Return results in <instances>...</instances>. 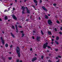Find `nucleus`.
<instances>
[{"label": "nucleus", "mask_w": 62, "mask_h": 62, "mask_svg": "<svg viewBox=\"0 0 62 62\" xmlns=\"http://www.w3.org/2000/svg\"><path fill=\"white\" fill-rule=\"evenodd\" d=\"M16 53L18 54V57H20L21 54H20V48L18 47H17L16 49Z\"/></svg>", "instance_id": "f257e3e1"}, {"label": "nucleus", "mask_w": 62, "mask_h": 62, "mask_svg": "<svg viewBox=\"0 0 62 62\" xmlns=\"http://www.w3.org/2000/svg\"><path fill=\"white\" fill-rule=\"evenodd\" d=\"M48 44V43L46 42L45 44H44L43 45V48H44V49H46V48L47 47L48 48H51V47L50 46H47Z\"/></svg>", "instance_id": "f03ea898"}, {"label": "nucleus", "mask_w": 62, "mask_h": 62, "mask_svg": "<svg viewBox=\"0 0 62 62\" xmlns=\"http://www.w3.org/2000/svg\"><path fill=\"white\" fill-rule=\"evenodd\" d=\"M0 39L1 40V42L2 43L3 45H4L5 44V41L3 40V39L2 37H0Z\"/></svg>", "instance_id": "7ed1b4c3"}, {"label": "nucleus", "mask_w": 62, "mask_h": 62, "mask_svg": "<svg viewBox=\"0 0 62 62\" xmlns=\"http://www.w3.org/2000/svg\"><path fill=\"white\" fill-rule=\"evenodd\" d=\"M48 23L49 24V25H52V22L51 21V20H48Z\"/></svg>", "instance_id": "20e7f679"}, {"label": "nucleus", "mask_w": 62, "mask_h": 62, "mask_svg": "<svg viewBox=\"0 0 62 62\" xmlns=\"http://www.w3.org/2000/svg\"><path fill=\"white\" fill-rule=\"evenodd\" d=\"M42 9H43L44 10L46 11V12H47V11H48V9H46V8L44 6H42Z\"/></svg>", "instance_id": "39448f33"}, {"label": "nucleus", "mask_w": 62, "mask_h": 62, "mask_svg": "<svg viewBox=\"0 0 62 62\" xmlns=\"http://www.w3.org/2000/svg\"><path fill=\"white\" fill-rule=\"evenodd\" d=\"M26 9L27 13H28L29 14H30V10H29L28 9V8H27V7H26Z\"/></svg>", "instance_id": "423d86ee"}, {"label": "nucleus", "mask_w": 62, "mask_h": 62, "mask_svg": "<svg viewBox=\"0 0 62 62\" xmlns=\"http://www.w3.org/2000/svg\"><path fill=\"white\" fill-rule=\"evenodd\" d=\"M17 25L16 24L15 25V27H16V32L18 33V28L17 27Z\"/></svg>", "instance_id": "0eeeda50"}, {"label": "nucleus", "mask_w": 62, "mask_h": 62, "mask_svg": "<svg viewBox=\"0 0 62 62\" xmlns=\"http://www.w3.org/2000/svg\"><path fill=\"white\" fill-rule=\"evenodd\" d=\"M37 59V57H35L34 58H32V59L31 60L32 62H34L35 60H36Z\"/></svg>", "instance_id": "6e6552de"}, {"label": "nucleus", "mask_w": 62, "mask_h": 62, "mask_svg": "<svg viewBox=\"0 0 62 62\" xmlns=\"http://www.w3.org/2000/svg\"><path fill=\"white\" fill-rule=\"evenodd\" d=\"M21 9H23V10L22 11H25V7H24V6H23L22 7Z\"/></svg>", "instance_id": "1a4fd4ad"}, {"label": "nucleus", "mask_w": 62, "mask_h": 62, "mask_svg": "<svg viewBox=\"0 0 62 62\" xmlns=\"http://www.w3.org/2000/svg\"><path fill=\"white\" fill-rule=\"evenodd\" d=\"M40 38L39 37H37V41H40V40H39V39H40Z\"/></svg>", "instance_id": "9d476101"}, {"label": "nucleus", "mask_w": 62, "mask_h": 62, "mask_svg": "<svg viewBox=\"0 0 62 62\" xmlns=\"http://www.w3.org/2000/svg\"><path fill=\"white\" fill-rule=\"evenodd\" d=\"M13 17V19L15 20H17V18L16 16H15L14 15H13L12 16Z\"/></svg>", "instance_id": "9b49d317"}, {"label": "nucleus", "mask_w": 62, "mask_h": 62, "mask_svg": "<svg viewBox=\"0 0 62 62\" xmlns=\"http://www.w3.org/2000/svg\"><path fill=\"white\" fill-rule=\"evenodd\" d=\"M34 2L35 3H36V6H37V3H38V1L36 0H33Z\"/></svg>", "instance_id": "f8f14e48"}, {"label": "nucleus", "mask_w": 62, "mask_h": 62, "mask_svg": "<svg viewBox=\"0 0 62 62\" xmlns=\"http://www.w3.org/2000/svg\"><path fill=\"white\" fill-rule=\"evenodd\" d=\"M10 34L12 37L13 38H15V36H14V35L13 34L12 32L10 33Z\"/></svg>", "instance_id": "ddd939ff"}, {"label": "nucleus", "mask_w": 62, "mask_h": 62, "mask_svg": "<svg viewBox=\"0 0 62 62\" xmlns=\"http://www.w3.org/2000/svg\"><path fill=\"white\" fill-rule=\"evenodd\" d=\"M45 17L46 19H48V18H49L48 16H47L46 15H45Z\"/></svg>", "instance_id": "4468645a"}, {"label": "nucleus", "mask_w": 62, "mask_h": 62, "mask_svg": "<svg viewBox=\"0 0 62 62\" xmlns=\"http://www.w3.org/2000/svg\"><path fill=\"white\" fill-rule=\"evenodd\" d=\"M4 19L5 20H7L8 19V18L7 16H5L4 18Z\"/></svg>", "instance_id": "2eb2a0df"}, {"label": "nucleus", "mask_w": 62, "mask_h": 62, "mask_svg": "<svg viewBox=\"0 0 62 62\" xmlns=\"http://www.w3.org/2000/svg\"><path fill=\"white\" fill-rule=\"evenodd\" d=\"M48 33V35H51L52 33L50 31H48L47 32Z\"/></svg>", "instance_id": "dca6fc26"}, {"label": "nucleus", "mask_w": 62, "mask_h": 62, "mask_svg": "<svg viewBox=\"0 0 62 62\" xmlns=\"http://www.w3.org/2000/svg\"><path fill=\"white\" fill-rule=\"evenodd\" d=\"M5 46L7 48L8 46V44L6 43L5 44Z\"/></svg>", "instance_id": "f3484780"}, {"label": "nucleus", "mask_w": 62, "mask_h": 62, "mask_svg": "<svg viewBox=\"0 0 62 62\" xmlns=\"http://www.w3.org/2000/svg\"><path fill=\"white\" fill-rule=\"evenodd\" d=\"M12 28L13 29H15V27L13 25H12Z\"/></svg>", "instance_id": "a211bd4d"}, {"label": "nucleus", "mask_w": 62, "mask_h": 62, "mask_svg": "<svg viewBox=\"0 0 62 62\" xmlns=\"http://www.w3.org/2000/svg\"><path fill=\"white\" fill-rule=\"evenodd\" d=\"M55 42L56 43V44H57V45L59 44V43H58V42H57V41H55Z\"/></svg>", "instance_id": "6ab92c4d"}, {"label": "nucleus", "mask_w": 62, "mask_h": 62, "mask_svg": "<svg viewBox=\"0 0 62 62\" xmlns=\"http://www.w3.org/2000/svg\"><path fill=\"white\" fill-rule=\"evenodd\" d=\"M18 27H19V28H22V27L21 26H20L19 25L18 26Z\"/></svg>", "instance_id": "aec40b11"}, {"label": "nucleus", "mask_w": 62, "mask_h": 62, "mask_svg": "<svg viewBox=\"0 0 62 62\" xmlns=\"http://www.w3.org/2000/svg\"><path fill=\"white\" fill-rule=\"evenodd\" d=\"M56 40H58L59 39V37L58 36H57L56 38Z\"/></svg>", "instance_id": "412c9836"}, {"label": "nucleus", "mask_w": 62, "mask_h": 62, "mask_svg": "<svg viewBox=\"0 0 62 62\" xmlns=\"http://www.w3.org/2000/svg\"><path fill=\"white\" fill-rule=\"evenodd\" d=\"M12 58V57H9L8 58V59H9V60H11Z\"/></svg>", "instance_id": "4be33fe9"}, {"label": "nucleus", "mask_w": 62, "mask_h": 62, "mask_svg": "<svg viewBox=\"0 0 62 62\" xmlns=\"http://www.w3.org/2000/svg\"><path fill=\"white\" fill-rule=\"evenodd\" d=\"M24 36V34H22V38Z\"/></svg>", "instance_id": "5701e85b"}, {"label": "nucleus", "mask_w": 62, "mask_h": 62, "mask_svg": "<svg viewBox=\"0 0 62 62\" xmlns=\"http://www.w3.org/2000/svg\"><path fill=\"white\" fill-rule=\"evenodd\" d=\"M44 57V56H41V59H43Z\"/></svg>", "instance_id": "b1692460"}, {"label": "nucleus", "mask_w": 62, "mask_h": 62, "mask_svg": "<svg viewBox=\"0 0 62 62\" xmlns=\"http://www.w3.org/2000/svg\"><path fill=\"white\" fill-rule=\"evenodd\" d=\"M58 57H59V58H61V56L58 55Z\"/></svg>", "instance_id": "393cba45"}, {"label": "nucleus", "mask_w": 62, "mask_h": 62, "mask_svg": "<svg viewBox=\"0 0 62 62\" xmlns=\"http://www.w3.org/2000/svg\"><path fill=\"white\" fill-rule=\"evenodd\" d=\"M54 30H55V31L56 32V31H57V29H56V28H55Z\"/></svg>", "instance_id": "a878e982"}, {"label": "nucleus", "mask_w": 62, "mask_h": 62, "mask_svg": "<svg viewBox=\"0 0 62 62\" xmlns=\"http://www.w3.org/2000/svg\"><path fill=\"white\" fill-rule=\"evenodd\" d=\"M22 13L23 14H25V13H24V11H22Z\"/></svg>", "instance_id": "bb28decb"}, {"label": "nucleus", "mask_w": 62, "mask_h": 62, "mask_svg": "<svg viewBox=\"0 0 62 62\" xmlns=\"http://www.w3.org/2000/svg\"><path fill=\"white\" fill-rule=\"evenodd\" d=\"M20 32L21 33H23V31H20Z\"/></svg>", "instance_id": "cd10ccee"}, {"label": "nucleus", "mask_w": 62, "mask_h": 62, "mask_svg": "<svg viewBox=\"0 0 62 62\" xmlns=\"http://www.w3.org/2000/svg\"><path fill=\"white\" fill-rule=\"evenodd\" d=\"M57 23H59V21H57Z\"/></svg>", "instance_id": "c85d7f7f"}, {"label": "nucleus", "mask_w": 62, "mask_h": 62, "mask_svg": "<svg viewBox=\"0 0 62 62\" xmlns=\"http://www.w3.org/2000/svg\"><path fill=\"white\" fill-rule=\"evenodd\" d=\"M30 50L31 51H32V48H31L30 49Z\"/></svg>", "instance_id": "c756f323"}, {"label": "nucleus", "mask_w": 62, "mask_h": 62, "mask_svg": "<svg viewBox=\"0 0 62 62\" xmlns=\"http://www.w3.org/2000/svg\"><path fill=\"white\" fill-rule=\"evenodd\" d=\"M17 62H19V60H16Z\"/></svg>", "instance_id": "7c9ffc66"}, {"label": "nucleus", "mask_w": 62, "mask_h": 62, "mask_svg": "<svg viewBox=\"0 0 62 62\" xmlns=\"http://www.w3.org/2000/svg\"><path fill=\"white\" fill-rule=\"evenodd\" d=\"M42 1L41 0H40V3H41L42 2Z\"/></svg>", "instance_id": "2f4dec72"}, {"label": "nucleus", "mask_w": 62, "mask_h": 62, "mask_svg": "<svg viewBox=\"0 0 62 62\" xmlns=\"http://www.w3.org/2000/svg\"><path fill=\"white\" fill-rule=\"evenodd\" d=\"M13 10H15V9L14 8H13Z\"/></svg>", "instance_id": "473e14b6"}, {"label": "nucleus", "mask_w": 62, "mask_h": 62, "mask_svg": "<svg viewBox=\"0 0 62 62\" xmlns=\"http://www.w3.org/2000/svg\"><path fill=\"white\" fill-rule=\"evenodd\" d=\"M12 47V45H11L10 46V48H11Z\"/></svg>", "instance_id": "72a5a7b5"}, {"label": "nucleus", "mask_w": 62, "mask_h": 62, "mask_svg": "<svg viewBox=\"0 0 62 62\" xmlns=\"http://www.w3.org/2000/svg\"><path fill=\"white\" fill-rule=\"evenodd\" d=\"M33 33H36V31H33Z\"/></svg>", "instance_id": "f704fd0d"}, {"label": "nucleus", "mask_w": 62, "mask_h": 62, "mask_svg": "<svg viewBox=\"0 0 62 62\" xmlns=\"http://www.w3.org/2000/svg\"><path fill=\"white\" fill-rule=\"evenodd\" d=\"M54 40V39H52V41H53Z\"/></svg>", "instance_id": "c9c22d12"}, {"label": "nucleus", "mask_w": 62, "mask_h": 62, "mask_svg": "<svg viewBox=\"0 0 62 62\" xmlns=\"http://www.w3.org/2000/svg\"><path fill=\"white\" fill-rule=\"evenodd\" d=\"M59 33L60 34H61H61H62V32H59Z\"/></svg>", "instance_id": "e433bc0d"}, {"label": "nucleus", "mask_w": 62, "mask_h": 62, "mask_svg": "<svg viewBox=\"0 0 62 62\" xmlns=\"http://www.w3.org/2000/svg\"><path fill=\"white\" fill-rule=\"evenodd\" d=\"M48 62H52L51 61H50V60H48Z\"/></svg>", "instance_id": "4c0bfd02"}, {"label": "nucleus", "mask_w": 62, "mask_h": 62, "mask_svg": "<svg viewBox=\"0 0 62 62\" xmlns=\"http://www.w3.org/2000/svg\"><path fill=\"white\" fill-rule=\"evenodd\" d=\"M55 51H58V49H55Z\"/></svg>", "instance_id": "58836bf2"}, {"label": "nucleus", "mask_w": 62, "mask_h": 62, "mask_svg": "<svg viewBox=\"0 0 62 62\" xmlns=\"http://www.w3.org/2000/svg\"><path fill=\"white\" fill-rule=\"evenodd\" d=\"M32 39H34L35 38H34V37L33 36L32 37Z\"/></svg>", "instance_id": "ea45409f"}, {"label": "nucleus", "mask_w": 62, "mask_h": 62, "mask_svg": "<svg viewBox=\"0 0 62 62\" xmlns=\"http://www.w3.org/2000/svg\"><path fill=\"white\" fill-rule=\"evenodd\" d=\"M15 2L16 3L17 2V0H15Z\"/></svg>", "instance_id": "a19ab883"}, {"label": "nucleus", "mask_w": 62, "mask_h": 62, "mask_svg": "<svg viewBox=\"0 0 62 62\" xmlns=\"http://www.w3.org/2000/svg\"><path fill=\"white\" fill-rule=\"evenodd\" d=\"M47 52H49V50H47Z\"/></svg>", "instance_id": "79ce46f5"}, {"label": "nucleus", "mask_w": 62, "mask_h": 62, "mask_svg": "<svg viewBox=\"0 0 62 62\" xmlns=\"http://www.w3.org/2000/svg\"><path fill=\"white\" fill-rule=\"evenodd\" d=\"M32 7H33L34 8H35V6H32Z\"/></svg>", "instance_id": "37998d69"}, {"label": "nucleus", "mask_w": 62, "mask_h": 62, "mask_svg": "<svg viewBox=\"0 0 62 62\" xmlns=\"http://www.w3.org/2000/svg\"><path fill=\"white\" fill-rule=\"evenodd\" d=\"M41 34L42 35H44V33H43V32H42Z\"/></svg>", "instance_id": "c03bdc74"}, {"label": "nucleus", "mask_w": 62, "mask_h": 62, "mask_svg": "<svg viewBox=\"0 0 62 62\" xmlns=\"http://www.w3.org/2000/svg\"><path fill=\"white\" fill-rule=\"evenodd\" d=\"M28 21V19H26V21Z\"/></svg>", "instance_id": "a18cd8bd"}, {"label": "nucleus", "mask_w": 62, "mask_h": 62, "mask_svg": "<svg viewBox=\"0 0 62 62\" xmlns=\"http://www.w3.org/2000/svg\"><path fill=\"white\" fill-rule=\"evenodd\" d=\"M7 11V10H4V12H6V11Z\"/></svg>", "instance_id": "49530a36"}, {"label": "nucleus", "mask_w": 62, "mask_h": 62, "mask_svg": "<svg viewBox=\"0 0 62 62\" xmlns=\"http://www.w3.org/2000/svg\"><path fill=\"white\" fill-rule=\"evenodd\" d=\"M46 58L47 59H49V57H46Z\"/></svg>", "instance_id": "de8ad7c7"}, {"label": "nucleus", "mask_w": 62, "mask_h": 62, "mask_svg": "<svg viewBox=\"0 0 62 62\" xmlns=\"http://www.w3.org/2000/svg\"><path fill=\"white\" fill-rule=\"evenodd\" d=\"M27 0H24V2H26V1H27Z\"/></svg>", "instance_id": "09e8293b"}, {"label": "nucleus", "mask_w": 62, "mask_h": 62, "mask_svg": "<svg viewBox=\"0 0 62 62\" xmlns=\"http://www.w3.org/2000/svg\"><path fill=\"white\" fill-rule=\"evenodd\" d=\"M61 30H62V27H61Z\"/></svg>", "instance_id": "8fccbe9b"}, {"label": "nucleus", "mask_w": 62, "mask_h": 62, "mask_svg": "<svg viewBox=\"0 0 62 62\" xmlns=\"http://www.w3.org/2000/svg\"><path fill=\"white\" fill-rule=\"evenodd\" d=\"M55 59H58V57H56Z\"/></svg>", "instance_id": "3c124183"}, {"label": "nucleus", "mask_w": 62, "mask_h": 62, "mask_svg": "<svg viewBox=\"0 0 62 62\" xmlns=\"http://www.w3.org/2000/svg\"><path fill=\"white\" fill-rule=\"evenodd\" d=\"M41 18H40V17H39V20H40V19H41Z\"/></svg>", "instance_id": "603ef678"}, {"label": "nucleus", "mask_w": 62, "mask_h": 62, "mask_svg": "<svg viewBox=\"0 0 62 62\" xmlns=\"http://www.w3.org/2000/svg\"><path fill=\"white\" fill-rule=\"evenodd\" d=\"M20 62H23V61L22 60H20Z\"/></svg>", "instance_id": "864d4df0"}, {"label": "nucleus", "mask_w": 62, "mask_h": 62, "mask_svg": "<svg viewBox=\"0 0 62 62\" xmlns=\"http://www.w3.org/2000/svg\"><path fill=\"white\" fill-rule=\"evenodd\" d=\"M54 43V42H51V44H53Z\"/></svg>", "instance_id": "5fc2aeb1"}, {"label": "nucleus", "mask_w": 62, "mask_h": 62, "mask_svg": "<svg viewBox=\"0 0 62 62\" xmlns=\"http://www.w3.org/2000/svg\"><path fill=\"white\" fill-rule=\"evenodd\" d=\"M17 23V24H19V23H18V22H17V23Z\"/></svg>", "instance_id": "6e6d98bb"}, {"label": "nucleus", "mask_w": 62, "mask_h": 62, "mask_svg": "<svg viewBox=\"0 0 62 62\" xmlns=\"http://www.w3.org/2000/svg\"><path fill=\"white\" fill-rule=\"evenodd\" d=\"M56 4L55 3L54 4V6H56Z\"/></svg>", "instance_id": "4d7b16f0"}, {"label": "nucleus", "mask_w": 62, "mask_h": 62, "mask_svg": "<svg viewBox=\"0 0 62 62\" xmlns=\"http://www.w3.org/2000/svg\"><path fill=\"white\" fill-rule=\"evenodd\" d=\"M0 21H2V19L1 18H0Z\"/></svg>", "instance_id": "13d9d810"}, {"label": "nucleus", "mask_w": 62, "mask_h": 62, "mask_svg": "<svg viewBox=\"0 0 62 62\" xmlns=\"http://www.w3.org/2000/svg\"><path fill=\"white\" fill-rule=\"evenodd\" d=\"M59 60H58V61L56 62H59Z\"/></svg>", "instance_id": "bf43d9fd"}, {"label": "nucleus", "mask_w": 62, "mask_h": 62, "mask_svg": "<svg viewBox=\"0 0 62 62\" xmlns=\"http://www.w3.org/2000/svg\"><path fill=\"white\" fill-rule=\"evenodd\" d=\"M48 16H50V15L49 14H48Z\"/></svg>", "instance_id": "052dcab7"}, {"label": "nucleus", "mask_w": 62, "mask_h": 62, "mask_svg": "<svg viewBox=\"0 0 62 62\" xmlns=\"http://www.w3.org/2000/svg\"><path fill=\"white\" fill-rule=\"evenodd\" d=\"M52 37L53 38H54V36H52Z\"/></svg>", "instance_id": "680f3d73"}, {"label": "nucleus", "mask_w": 62, "mask_h": 62, "mask_svg": "<svg viewBox=\"0 0 62 62\" xmlns=\"http://www.w3.org/2000/svg\"><path fill=\"white\" fill-rule=\"evenodd\" d=\"M41 33L43 32H42V30H41Z\"/></svg>", "instance_id": "e2e57ef3"}, {"label": "nucleus", "mask_w": 62, "mask_h": 62, "mask_svg": "<svg viewBox=\"0 0 62 62\" xmlns=\"http://www.w3.org/2000/svg\"><path fill=\"white\" fill-rule=\"evenodd\" d=\"M12 5H13L12 4H11V3L10 4L11 6H12Z\"/></svg>", "instance_id": "0e129e2a"}, {"label": "nucleus", "mask_w": 62, "mask_h": 62, "mask_svg": "<svg viewBox=\"0 0 62 62\" xmlns=\"http://www.w3.org/2000/svg\"><path fill=\"white\" fill-rule=\"evenodd\" d=\"M31 18H32V16H31L30 17L31 19Z\"/></svg>", "instance_id": "69168bd1"}, {"label": "nucleus", "mask_w": 62, "mask_h": 62, "mask_svg": "<svg viewBox=\"0 0 62 62\" xmlns=\"http://www.w3.org/2000/svg\"><path fill=\"white\" fill-rule=\"evenodd\" d=\"M2 33L3 34H4V32L3 31H2Z\"/></svg>", "instance_id": "338daca9"}, {"label": "nucleus", "mask_w": 62, "mask_h": 62, "mask_svg": "<svg viewBox=\"0 0 62 62\" xmlns=\"http://www.w3.org/2000/svg\"><path fill=\"white\" fill-rule=\"evenodd\" d=\"M35 56H37V54H35Z\"/></svg>", "instance_id": "774afa93"}]
</instances>
